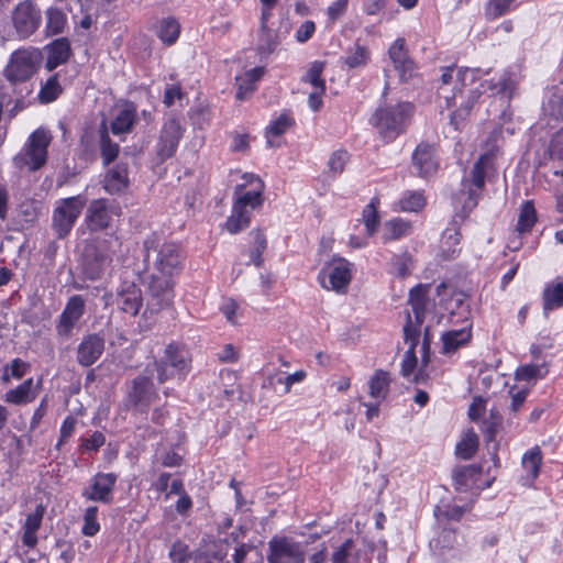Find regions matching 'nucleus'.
Here are the masks:
<instances>
[{
  "label": "nucleus",
  "mask_w": 563,
  "mask_h": 563,
  "mask_svg": "<svg viewBox=\"0 0 563 563\" xmlns=\"http://www.w3.org/2000/svg\"><path fill=\"white\" fill-rule=\"evenodd\" d=\"M265 189V181L258 175L244 173L233 189L231 213L223 223V230L234 235L247 229L254 212L264 206Z\"/></svg>",
  "instance_id": "1"
},
{
  "label": "nucleus",
  "mask_w": 563,
  "mask_h": 563,
  "mask_svg": "<svg viewBox=\"0 0 563 563\" xmlns=\"http://www.w3.org/2000/svg\"><path fill=\"white\" fill-rule=\"evenodd\" d=\"M415 112L416 107L410 101L383 103L375 109L368 123L385 144H390L407 132Z\"/></svg>",
  "instance_id": "2"
},
{
  "label": "nucleus",
  "mask_w": 563,
  "mask_h": 563,
  "mask_svg": "<svg viewBox=\"0 0 563 563\" xmlns=\"http://www.w3.org/2000/svg\"><path fill=\"white\" fill-rule=\"evenodd\" d=\"M144 261L150 260L154 252L153 267L158 274L177 276L181 273L186 252L180 243L167 241L156 232L148 234L143 241Z\"/></svg>",
  "instance_id": "3"
},
{
  "label": "nucleus",
  "mask_w": 563,
  "mask_h": 563,
  "mask_svg": "<svg viewBox=\"0 0 563 563\" xmlns=\"http://www.w3.org/2000/svg\"><path fill=\"white\" fill-rule=\"evenodd\" d=\"M154 368L159 384L170 379L184 382L192 369V354L187 344L179 341L169 342L159 360H155Z\"/></svg>",
  "instance_id": "4"
},
{
  "label": "nucleus",
  "mask_w": 563,
  "mask_h": 563,
  "mask_svg": "<svg viewBox=\"0 0 563 563\" xmlns=\"http://www.w3.org/2000/svg\"><path fill=\"white\" fill-rule=\"evenodd\" d=\"M41 60L40 49L35 47L18 48L10 54L3 76L14 88L18 85L26 84L37 71Z\"/></svg>",
  "instance_id": "5"
},
{
  "label": "nucleus",
  "mask_w": 563,
  "mask_h": 563,
  "mask_svg": "<svg viewBox=\"0 0 563 563\" xmlns=\"http://www.w3.org/2000/svg\"><path fill=\"white\" fill-rule=\"evenodd\" d=\"M52 142V135L43 130L36 129L30 134L23 148L14 156V165L30 172L41 169L48 158V146Z\"/></svg>",
  "instance_id": "6"
},
{
  "label": "nucleus",
  "mask_w": 563,
  "mask_h": 563,
  "mask_svg": "<svg viewBox=\"0 0 563 563\" xmlns=\"http://www.w3.org/2000/svg\"><path fill=\"white\" fill-rule=\"evenodd\" d=\"M11 35L25 41L34 35L42 25V11L33 0L19 1L9 15Z\"/></svg>",
  "instance_id": "7"
},
{
  "label": "nucleus",
  "mask_w": 563,
  "mask_h": 563,
  "mask_svg": "<svg viewBox=\"0 0 563 563\" xmlns=\"http://www.w3.org/2000/svg\"><path fill=\"white\" fill-rule=\"evenodd\" d=\"M353 279L352 263L346 258L333 255L320 268L317 280L325 290L345 295Z\"/></svg>",
  "instance_id": "8"
},
{
  "label": "nucleus",
  "mask_w": 563,
  "mask_h": 563,
  "mask_svg": "<svg viewBox=\"0 0 563 563\" xmlns=\"http://www.w3.org/2000/svg\"><path fill=\"white\" fill-rule=\"evenodd\" d=\"M87 199L82 195L63 198L57 201L52 214V228L58 239L66 238L80 217Z\"/></svg>",
  "instance_id": "9"
},
{
  "label": "nucleus",
  "mask_w": 563,
  "mask_h": 563,
  "mask_svg": "<svg viewBox=\"0 0 563 563\" xmlns=\"http://www.w3.org/2000/svg\"><path fill=\"white\" fill-rule=\"evenodd\" d=\"M410 162L418 177L430 179L435 176L441 166V144L439 139L421 140L413 148Z\"/></svg>",
  "instance_id": "10"
},
{
  "label": "nucleus",
  "mask_w": 563,
  "mask_h": 563,
  "mask_svg": "<svg viewBox=\"0 0 563 563\" xmlns=\"http://www.w3.org/2000/svg\"><path fill=\"white\" fill-rule=\"evenodd\" d=\"M158 399L159 394L151 376L137 375L126 385L124 397L126 408L146 415L151 405Z\"/></svg>",
  "instance_id": "11"
},
{
  "label": "nucleus",
  "mask_w": 563,
  "mask_h": 563,
  "mask_svg": "<svg viewBox=\"0 0 563 563\" xmlns=\"http://www.w3.org/2000/svg\"><path fill=\"white\" fill-rule=\"evenodd\" d=\"M147 309L152 313L173 305L175 298V280L173 276L152 274L147 284Z\"/></svg>",
  "instance_id": "12"
},
{
  "label": "nucleus",
  "mask_w": 563,
  "mask_h": 563,
  "mask_svg": "<svg viewBox=\"0 0 563 563\" xmlns=\"http://www.w3.org/2000/svg\"><path fill=\"white\" fill-rule=\"evenodd\" d=\"M121 216L118 202L107 198L92 200L86 211L85 223L90 232H101L109 229L114 217Z\"/></svg>",
  "instance_id": "13"
},
{
  "label": "nucleus",
  "mask_w": 563,
  "mask_h": 563,
  "mask_svg": "<svg viewBox=\"0 0 563 563\" xmlns=\"http://www.w3.org/2000/svg\"><path fill=\"white\" fill-rule=\"evenodd\" d=\"M306 552L299 541L287 536H274L268 541V563H305Z\"/></svg>",
  "instance_id": "14"
},
{
  "label": "nucleus",
  "mask_w": 563,
  "mask_h": 563,
  "mask_svg": "<svg viewBox=\"0 0 563 563\" xmlns=\"http://www.w3.org/2000/svg\"><path fill=\"white\" fill-rule=\"evenodd\" d=\"M184 132L185 129L175 117L169 118L163 123L155 145L156 162L158 164H163L176 154Z\"/></svg>",
  "instance_id": "15"
},
{
  "label": "nucleus",
  "mask_w": 563,
  "mask_h": 563,
  "mask_svg": "<svg viewBox=\"0 0 563 563\" xmlns=\"http://www.w3.org/2000/svg\"><path fill=\"white\" fill-rule=\"evenodd\" d=\"M118 474L113 472L96 473L89 481V485L81 490V497L87 501L109 505L113 501Z\"/></svg>",
  "instance_id": "16"
},
{
  "label": "nucleus",
  "mask_w": 563,
  "mask_h": 563,
  "mask_svg": "<svg viewBox=\"0 0 563 563\" xmlns=\"http://www.w3.org/2000/svg\"><path fill=\"white\" fill-rule=\"evenodd\" d=\"M85 312L86 302L82 296H70L55 324L56 335L59 339L68 340L73 335L76 324L82 318Z\"/></svg>",
  "instance_id": "17"
},
{
  "label": "nucleus",
  "mask_w": 563,
  "mask_h": 563,
  "mask_svg": "<svg viewBox=\"0 0 563 563\" xmlns=\"http://www.w3.org/2000/svg\"><path fill=\"white\" fill-rule=\"evenodd\" d=\"M388 56L401 82H408L417 75L418 66L409 54L405 37H397L391 43Z\"/></svg>",
  "instance_id": "18"
},
{
  "label": "nucleus",
  "mask_w": 563,
  "mask_h": 563,
  "mask_svg": "<svg viewBox=\"0 0 563 563\" xmlns=\"http://www.w3.org/2000/svg\"><path fill=\"white\" fill-rule=\"evenodd\" d=\"M112 305L130 317H136L143 307L141 288L132 280H123L115 290Z\"/></svg>",
  "instance_id": "19"
},
{
  "label": "nucleus",
  "mask_w": 563,
  "mask_h": 563,
  "mask_svg": "<svg viewBox=\"0 0 563 563\" xmlns=\"http://www.w3.org/2000/svg\"><path fill=\"white\" fill-rule=\"evenodd\" d=\"M494 155L492 153L482 154L474 163L471 177L467 180L470 184L467 187L468 202L475 207L482 196L485 188L486 172L493 166Z\"/></svg>",
  "instance_id": "20"
},
{
  "label": "nucleus",
  "mask_w": 563,
  "mask_h": 563,
  "mask_svg": "<svg viewBox=\"0 0 563 563\" xmlns=\"http://www.w3.org/2000/svg\"><path fill=\"white\" fill-rule=\"evenodd\" d=\"M106 340L102 333H89L82 336L77 349L76 360L82 367L93 365L104 352Z\"/></svg>",
  "instance_id": "21"
},
{
  "label": "nucleus",
  "mask_w": 563,
  "mask_h": 563,
  "mask_svg": "<svg viewBox=\"0 0 563 563\" xmlns=\"http://www.w3.org/2000/svg\"><path fill=\"white\" fill-rule=\"evenodd\" d=\"M473 339V323L466 320L461 329H452L441 334L440 353L449 355L455 353L459 349L467 346Z\"/></svg>",
  "instance_id": "22"
},
{
  "label": "nucleus",
  "mask_w": 563,
  "mask_h": 563,
  "mask_svg": "<svg viewBox=\"0 0 563 563\" xmlns=\"http://www.w3.org/2000/svg\"><path fill=\"white\" fill-rule=\"evenodd\" d=\"M296 126V119L290 110H283L264 130L267 147H280L279 139Z\"/></svg>",
  "instance_id": "23"
},
{
  "label": "nucleus",
  "mask_w": 563,
  "mask_h": 563,
  "mask_svg": "<svg viewBox=\"0 0 563 563\" xmlns=\"http://www.w3.org/2000/svg\"><path fill=\"white\" fill-rule=\"evenodd\" d=\"M45 52L44 67L47 71H53L60 65L66 64L73 56L70 40L65 36L57 37L45 46Z\"/></svg>",
  "instance_id": "24"
},
{
  "label": "nucleus",
  "mask_w": 563,
  "mask_h": 563,
  "mask_svg": "<svg viewBox=\"0 0 563 563\" xmlns=\"http://www.w3.org/2000/svg\"><path fill=\"white\" fill-rule=\"evenodd\" d=\"M483 475L481 464L459 466L452 472L453 486L456 492H468L479 487V479Z\"/></svg>",
  "instance_id": "25"
},
{
  "label": "nucleus",
  "mask_w": 563,
  "mask_h": 563,
  "mask_svg": "<svg viewBox=\"0 0 563 563\" xmlns=\"http://www.w3.org/2000/svg\"><path fill=\"white\" fill-rule=\"evenodd\" d=\"M46 512V507L38 504L34 511L26 515L25 521L22 525V544L29 549H34L37 545V532L42 527V522Z\"/></svg>",
  "instance_id": "26"
},
{
  "label": "nucleus",
  "mask_w": 563,
  "mask_h": 563,
  "mask_svg": "<svg viewBox=\"0 0 563 563\" xmlns=\"http://www.w3.org/2000/svg\"><path fill=\"white\" fill-rule=\"evenodd\" d=\"M130 185L129 168L126 163H118L107 170L103 179V188L110 195L124 192Z\"/></svg>",
  "instance_id": "27"
},
{
  "label": "nucleus",
  "mask_w": 563,
  "mask_h": 563,
  "mask_svg": "<svg viewBox=\"0 0 563 563\" xmlns=\"http://www.w3.org/2000/svg\"><path fill=\"white\" fill-rule=\"evenodd\" d=\"M264 74L265 67L256 66L250 70H246L243 75L236 76L235 98L240 101H243L251 97V95L257 89V82L262 79Z\"/></svg>",
  "instance_id": "28"
},
{
  "label": "nucleus",
  "mask_w": 563,
  "mask_h": 563,
  "mask_svg": "<svg viewBox=\"0 0 563 563\" xmlns=\"http://www.w3.org/2000/svg\"><path fill=\"white\" fill-rule=\"evenodd\" d=\"M152 30L164 45L172 46L180 36L181 25L176 16L168 15L156 21Z\"/></svg>",
  "instance_id": "29"
},
{
  "label": "nucleus",
  "mask_w": 563,
  "mask_h": 563,
  "mask_svg": "<svg viewBox=\"0 0 563 563\" xmlns=\"http://www.w3.org/2000/svg\"><path fill=\"white\" fill-rule=\"evenodd\" d=\"M430 285L418 284L409 291L408 303L413 314V320L424 322L429 303Z\"/></svg>",
  "instance_id": "30"
},
{
  "label": "nucleus",
  "mask_w": 563,
  "mask_h": 563,
  "mask_svg": "<svg viewBox=\"0 0 563 563\" xmlns=\"http://www.w3.org/2000/svg\"><path fill=\"white\" fill-rule=\"evenodd\" d=\"M36 397L37 391L34 388V380L30 377L5 391L3 399L7 404L23 406L34 401Z\"/></svg>",
  "instance_id": "31"
},
{
  "label": "nucleus",
  "mask_w": 563,
  "mask_h": 563,
  "mask_svg": "<svg viewBox=\"0 0 563 563\" xmlns=\"http://www.w3.org/2000/svg\"><path fill=\"white\" fill-rule=\"evenodd\" d=\"M427 206V198L423 190H405L400 198L394 203L396 212H421Z\"/></svg>",
  "instance_id": "32"
},
{
  "label": "nucleus",
  "mask_w": 563,
  "mask_h": 563,
  "mask_svg": "<svg viewBox=\"0 0 563 563\" xmlns=\"http://www.w3.org/2000/svg\"><path fill=\"white\" fill-rule=\"evenodd\" d=\"M391 377L388 371L378 368L368 379V395L374 400L384 401L390 391Z\"/></svg>",
  "instance_id": "33"
},
{
  "label": "nucleus",
  "mask_w": 563,
  "mask_h": 563,
  "mask_svg": "<svg viewBox=\"0 0 563 563\" xmlns=\"http://www.w3.org/2000/svg\"><path fill=\"white\" fill-rule=\"evenodd\" d=\"M136 122V107L133 102H128L119 110L110 124L111 132L114 135L125 134L132 131Z\"/></svg>",
  "instance_id": "34"
},
{
  "label": "nucleus",
  "mask_w": 563,
  "mask_h": 563,
  "mask_svg": "<svg viewBox=\"0 0 563 563\" xmlns=\"http://www.w3.org/2000/svg\"><path fill=\"white\" fill-rule=\"evenodd\" d=\"M68 19L65 11L56 5H51L45 10V29L47 37L63 34L67 27Z\"/></svg>",
  "instance_id": "35"
},
{
  "label": "nucleus",
  "mask_w": 563,
  "mask_h": 563,
  "mask_svg": "<svg viewBox=\"0 0 563 563\" xmlns=\"http://www.w3.org/2000/svg\"><path fill=\"white\" fill-rule=\"evenodd\" d=\"M412 222L400 217L389 219L384 224L382 240L384 243L397 241L412 233Z\"/></svg>",
  "instance_id": "36"
},
{
  "label": "nucleus",
  "mask_w": 563,
  "mask_h": 563,
  "mask_svg": "<svg viewBox=\"0 0 563 563\" xmlns=\"http://www.w3.org/2000/svg\"><path fill=\"white\" fill-rule=\"evenodd\" d=\"M110 262L111 258L106 253L95 250L92 254L85 256L82 264L84 274L88 279L96 280L102 276Z\"/></svg>",
  "instance_id": "37"
},
{
  "label": "nucleus",
  "mask_w": 563,
  "mask_h": 563,
  "mask_svg": "<svg viewBox=\"0 0 563 563\" xmlns=\"http://www.w3.org/2000/svg\"><path fill=\"white\" fill-rule=\"evenodd\" d=\"M371 60V51L368 47L355 42L345 55L341 58L342 67L347 69L363 68Z\"/></svg>",
  "instance_id": "38"
},
{
  "label": "nucleus",
  "mask_w": 563,
  "mask_h": 563,
  "mask_svg": "<svg viewBox=\"0 0 563 563\" xmlns=\"http://www.w3.org/2000/svg\"><path fill=\"white\" fill-rule=\"evenodd\" d=\"M99 147L104 166L110 165L118 158L120 145L111 140L106 122H102L99 128Z\"/></svg>",
  "instance_id": "39"
},
{
  "label": "nucleus",
  "mask_w": 563,
  "mask_h": 563,
  "mask_svg": "<svg viewBox=\"0 0 563 563\" xmlns=\"http://www.w3.org/2000/svg\"><path fill=\"white\" fill-rule=\"evenodd\" d=\"M543 310L551 311L563 307V277L547 284L542 294Z\"/></svg>",
  "instance_id": "40"
},
{
  "label": "nucleus",
  "mask_w": 563,
  "mask_h": 563,
  "mask_svg": "<svg viewBox=\"0 0 563 563\" xmlns=\"http://www.w3.org/2000/svg\"><path fill=\"white\" fill-rule=\"evenodd\" d=\"M479 438L473 428L467 429L455 445V455L464 461L471 460L477 453Z\"/></svg>",
  "instance_id": "41"
},
{
  "label": "nucleus",
  "mask_w": 563,
  "mask_h": 563,
  "mask_svg": "<svg viewBox=\"0 0 563 563\" xmlns=\"http://www.w3.org/2000/svg\"><path fill=\"white\" fill-rule=\"evenodd\" d=\"M543 454L539 445L526 451L521 457V465L528 477L534 482L541 472Z\"/></svg>",
  "instance_id": "42"
},
{
  "label": "nucleus",
  "mask_w": 563,
  "mask_h": 563,
  "mask_svg": "<svg viewBox=\"0 0 563 563\" xmlns=\"http://www.w3.org/2000/svg\"><path fill=\"white\" fill-rule=\"evenodd\" d=\"M538 221L537 210L532 200H526L518 216L516 231L519 234L530 233Z\"/></svg>",
  "instance_id": "43"
},
{
  "label": "nucleus",
  "mask_w": 563,
  "mask_h": 563,
  "mask_svg": "<svg viewBox=\"0 0 563 563\" xmlns=\"http://www.w3.org/2000/svg\"><path fill=\"white\" fill-rule=\"evenodd\" d=\"M503 416L497 409H490L488 417L483 419L481 431L487 444L496 441L497 434L503 427Z\"/></svg>",
  "instance_id": "44"
},
{
  "label": "nucleus",
  "mask_w": 563,
  "mask_h": 563,
  "mask_svg": "<svg viewBox=\"0 0 563 563\" xmlns=\"http://www.w3.org/2000/svg\"><path fill=\"white\" fill-rule=\"evenodd\" d=\"M250 235L253 238V246L250 250L251 262L256 267H261L264 263L263 254L267 249L265 230L262 228H255L250 232Z\"/></svg>",
  "instance_id": "45"
},
{
  "label": "nucleus",
  "mask_w": 563,
  "mask_h": 563,
  "mask_svg": "<svg viewBox=\"0 0 563 563\" xmlns=\"http://www.w3.org/2000/svg\"><path fill=\"white\" fill-rule=\"evenodd\" d=\"M379 199L374 197L368 205L363 208L362 218L365 225V231L368 236H373L380 223V217L378 213Z\"/></svg>",
  "instance_id": "46"
},
{
  "label": "nucleus",
  "mask_w": 563,
  "mask_h": 563,
  "mask_svg": "<svg viewBox=\"0 0 563 563\" xmlns=\"http://www.w3.org/2000/svg\"><path fill=\"white\" fill-rule=\"evenodd\" d=\"M278 45V32L272 30L269 26H260L257 53L260 55L267 56L274 53Z\"/></svg>",
  "instance_id": "47"
},
{
  "label": "nucleus",
  "mask_w": 563,
  "mask_h": 563,
  "mask_svg": "<svg viewBox=\"0 0 563 563\" xmlns=\"http://www.w3.org/2000/svg\"><path fill=\"white\" fill-rule=\"evenodd\" d=\"M549 373L548 365L542 364H523L517 367L515 378L517 380L530 382L544 378Z\"/></svg>",
  "instance_id": "48"
},
{
  "label": "nucleus",
  "mask_w": 563,
  "mask_h": 563,
  "mask_svg": "<svg viewBox=\"0 0 563 563\" xmlns=\"http://www.w3.org/2000/svg\"><path fill=\"white\" fill-rule=\"evenodd\" d=\"M98 516L99 507L97 505H90L84 510L81 526L82 536L95 537L99 533L101 526Z\"/></svg>",
  "instance_id": "49"
},
{
  "label": "nucleus",
  "mask_w": 563,
  "mask_h": 563,
  "mask_svg": "<svg viewBox=\"0 0 563 563\" xmlns=\"http://www.w3.org/2000/svg\"><path fill=\"white\" fill-rule=\"evenodd\" d=\"M413 258L408 251L394 255L390 262L389 273L396 277L405 278L411 274Z\"/></svg>",
  "instance_id": "50"
},
{
  "label": "nucleus",
  "mask_w": 563,
  "mask_h": 563,
  "mask_svg": "<svg viewBox=\"0 0 563 563\" xmlns=\"http://www.w3.org/2000/svg\"><path fill=\"white\" fill-rule=\"evenodd\" d=\"M63 92V88L58 81V75L54 74L46 79L38 91V100L42 103H51L55 101Z\"/></svg>",
  "instance_id": "51"
},
{
  "label": "nucleus",
  "mask_w": 563,
  "mask_h": 563,
  "mask_svg": "<svg viewBox=\"0 0 563 563\" xmlns=\"http://www.w3.org/2000/svg\"><path fill=\"white\" fill-rule=\"evenodd\" d=\"M31 369V364L29 362L23 361L20 357H15L11 361L10 364H7L3 368V374L1 376V382L7 384L12 378L21 379L26 373Z\"/></svg>",
  "instance_id": "52"
},
{
  "label": "nucleus",
  "mask_w": 563,
  "mask_h": 563,
  "mask_svg": "<svg viewBox=\"0 0 563 563\" xmlns=\"http://www.w3.org/2000/svg\"><path fill=\"white\" fill-rule=\"evenodd\" d=\"M324 62L314 60L302 76L301 81L310 84L314 89H327L325 80L322 78Z\"/></svg>",
  "instance_id": "53"
},
{
  "label": "nucleus",
  "mask_w": 563,
  "mask_h": 563,
  "mask_svg": "<svg viewBox=\"0 0 563 563\" xmlns=\"http://www.w3.org/2000/svg\"><path fill=\"white\" fill-rule=\"evenodd\" d=\"M422 324L423 322L413 320L411 313L407 312L406 323L404 325V339L412 349H416L419 343Z\"/></svg>",
  "instance_id": "54"
},
{
  "label": "nucleus",
  "mask_w": 563,
  "mask_h": 563,
  "mask_svg": "<svg viewBox=\"0 0 563 563\" xmlns=\"http://www.w3.org/2000/svg\"><path fill=\"white\" fill-rule=\"evenodd\" d=\"M79 450L82 453H97L106 443V437L101 431H93L88 438H80Z\"/></svg>",
  "instance_id": "55"
},
{
  "label": "nucleus",
  "mask_w": 563,
  "mask_h": 563,
  "mask_svg": "<svg viewBox=\"0 0 563 563\" xmlns=\"http://www.w3.org/2000/svg\"><path fill=\"white\" fill-rule=\"evenodd\" d=\"M77 423L78 420L74 415H68L65 417L59 428L58 441L55 445L57 450H59L62 445L67 443L69 439L74 435Z\"/></svg>",
  "instance_id": "56"
},
{
  "label": "nucleus",
  "mask_w": 563,
  "mask_h": 563,
  "mask_svg": "<svg viewBox=\"0 0 563 563\" xmlns=\"http://www.w3.org/2000/svg\"><path fill=\"white\" fill-rule=\"evenodd\" d=\"M349 159L350 153L346 150H336L330 155L328 167L333 175L342 174Z\"/></svg>",
  "instance_id": "57"
},
{
  "label": "nucleus",
  "mask_w": 563,
  "mask_h": 563,
  "mask_svg": "<svg viewBox=\"0 0 563 563\" xmlns=\"http://www.w3.org/2000/svg\"><path fill=\"white\" fill-rule=\"evenodd\" d=\"M515 0H489L485 10L488 20H496L510 10Z\"/></svg>",
  "instance_id": "58"
},
{
  "label": "nucleus",
  "mask_w": 563,
  "mask_h": 563,
  "mask_svg": "<svg viewBox=\"0 0 563 563\" xmlns=\"http://www.w3.org/2000/svg\"><path fill=\"white\" fill-rule=\"evenodd\" d=\"M529 388H519L518 386H511L508 390L510 397V411L516 415L520 411L529 396Z\"/></svg>",
  "instance_id": "59"
},
{
  "label": "nucleus",
  "mask_w": 563,
  "mask_h": 563,
  "mask_svg": "<svg viewBox=\"0 0 563 563\" xmlns=\"http://www.w3.org/2000/svg\"><path fill=\"white\" fill-rule=\"evenodd\" d=\"M467 75H470V70L467 68H465V69L460 68L457 70L454 92L452 93V96H446L444 98L446 109H451L452 107H454L456 104V102H455L456 96L462 95V92H463L462 87H464V85H465L464 81H465Z\"/></svg>",
  "instance_id": "60"
},
{
  "label": "nucleus",
  "mask_w": 563,
  "mask_h": 563,
  "mask_svg": "<svg viewBox=\"0 0 563 563\" xmlns=\"http://www.w3.org/2000/svg\"><path fill=\"white\" fill-rule=\"evenodd\" d=\"M169 558L173 563H185L190 559L188 545L181 541L174 542L169 551Z\"/></svg>",
  "instance_id": "61"
},
{
  "label": "nucleus",
  "mask_w": 563,
  "mask_h": 563,
  "mask_svg": "<svg viewBox=\"0 0 563 563\" xmlns=\"http://www.w3.org/2000/svg\"><path fill=\"white\" fill-rule=\"evenodd\" d=\"M349 0H335L327 9V16L331 23H335L346 12Z\"/></svg>",
  "instance_id": "62"
},
{
  "label": "nucleus",
  "mask_w": 563,
  "mask_h": 563,
  "mask_svg": "<svg viewBox=\"0 0 563 563\" xmlns=\"http://www.w3.org/2000/svg\"><path fill=\"white\" fill-rule=\"evenodd\" d=\"M185 93L183 92V88L180 82L167 85L163 102L166 107H172L176 100H181L184 98Z\"/></svg>",
  "instance_id": "63"
},
{
  "label": "nucleus",
  "mask_w": 563,
  "mask_h": 563,
  "mask_svg": "<svg viewBox=\"0 0 563 563\" xmlns=\"http://www.w3.org/2000/svg\"><path fill=\"white\" fill-rule=\"evenodd\" d=\"M417 362L416 349L409 346L401 362V375L404 377H409L413 373Z\"/></svg>",
  "instance_id": "64"
}]
</instances>
